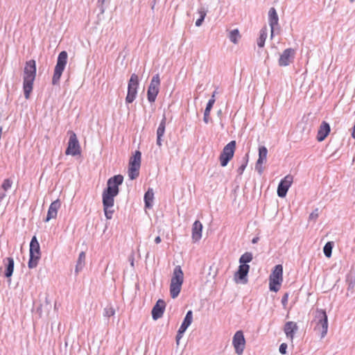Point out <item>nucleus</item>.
Returning a JSON list of instances; mask_svg holds the SVG:
<instances>
[{
  "label": "nucleus",
  "instance_id": "f257e3e1",
  "mask_svg": "<svg viewBox=\"0 0 355 355\" xmlns=\"http://www.w3.org/2000/svg\"><path fill=\"white\" fill-rule=\"evenodd\" d=\"M123 177L121 175H114L107 180V187L103 192V205L105 216L111 219L114 210L112 208L114 204V197L119 193V186L122 184Z\"/></svg>",
  "mask_w": 355,
  "mask_h": 355
},
{
  "label": "nucleus",
  "instance_id": "f03ea898",
  "mask_svg": "<svg viewBox=\"0 0 355 355\" xmlns=\"http://www.w3.org/2000/svg\"><path fill=\"white\" fill-rule=\"evenodd\" d=\"M36 71V62L34 60L26 62L23 73V90L26 99L30 98L33 91Z\"/></svg>",
  "mask_w": 355,
  "mask_h": 355
},
{
  "label": "nucleus",
  "instance_id": "7ed1b4c3",
  "mask_svg": "<svg viewBox=\"0 0 355 355\" xmlns=\"http://www.w3.org/2000/svg\"><path fill=\"white\" fill-rule=\"evenodd\" d=\"M184 282V273L180 266H177L173 272L170 284V295L176 298L180 294Z\"/></svg>",
  "mask_w": 355,
  "mask_h": 355
},
{
  "label": "nucleus",
  "instance_id": "20e7f679",
  "mask_svg": "<svg viewBox=\"0 0 355 355\" xmlns=\"http://www.w3.org/2000/svg\"><path fill=\"white\" fill-rule=\"evenodd\" d=\"M312 323L315 324L314 331L324 338L328 330V319L326 311L322 309H317Z\"/></svg>",
  "mask_w": 355,
  "mask_h": 355
},
{
  "label": "nucleus",
  "instance_id": "39448f33",
  "mask_svg": "<svg viewBox=\"0 0 355 355\" xmlns=\"http://www.w3.org/2000/svg\"><path fill=\"white\" fill-rule=\"evenodd\" d=\"M67 58L68 55L66 51H63L59 53L52 78V84L53 85L59 83L62 72L64 71L67 63Z\"/></svg>",
  "mask_w": 355,
  "mask_h": 355
},
{
  "label": "nucleus",
  "instance_id": "423d86ee",
  "mask_svg": "<svg viewBox=\"0 0 355 355\" xmlns=\"http://www.w3.org/2000/svg\"><path fill=\"white\" fill-rule=\"evenodd\" d=\"M283 282V266L278 264L275 266L269 277V288L271 291L277 292Z\"/></svg>",
  "mask_w": 355,
  "mask_h": 355
},
{
  "label": "nucleus",
  "instance_id": "0eeeda50",
  "mask_svg": "<svg viewBox=\"0 0 355 355\" xmlns=\"http://www.w3.org/2000/svg\"><path fill=\"white\" fill-rule=\"evenodd\" d=\"M41 257L40 244L36 236H33L30 243V259L28 263L29 268H35Z\"/></svg>",
  "mask_w": 355,
  "mask_h": 355
},
{
  "label": "nucleus",
  "instance_id": "6e6552de",
  "mask_svg": "<svg viewBox=\"0 0 355 355\" xmlns=\"http://www.w3.org/2000/svg\"><path fill=\"white\" fill-rule=\"evenodd\" d=\"M141 153L137 150L135 155L130 157L128 167V177L130 180L136 179L139 175V168L141 166Z\"/></svg>",
  "mask_w": 355,
  "mask_h": 355
},
{
  "label": "nucleus",
  "instance_id": "1a4fd4ad",
  "mask_svg": "<svg viewBox=\"0 0 355 355\" xmlns=\"http://www.w3.org/2000/svg\"><path fill=\"white\" fill-rule=\"evenodd\" d=\"M69 139L65 154L67 155H79L81 153V148L76 133L72 130L68 131Z\"/></svg>",
  "mask_w": 355,
  "mask_h": 355
},
{
  "label": "nucleus",
  "instance_id": "9d476101",
  "mask_svg": "<svg viewBox=\"0 0 355 355\" xmlns=\"http://www.w3.org/2000/svg\"><path fill=\"white\" fill-rule=\"evenodd\" d=\"M139 86V77L137 74L132 73L128 84V94L125 97L127 103H132L136 98Z\"/></svg>",
  "mask_w": 355,
  "mask_h": 355
},
{
  "label": "nucleus",
  "instance_id": "9b49d317",
  "mask_svg": "<svg viewBox=\"0 0 355 355\" xmlns=\"http://www.w3.org/2000/svg\"><path fill=\"white\" fill-rule=\"evenodd\" d=\"M236 150V141H231L223 149L219 156L221 166H226L228 162L233 158Z\"/></svg>",
  "mask_w": 355,
  "mask_h": 355
},
{
  "label": "nucleus",
  "instance_id": "f8f14e48",
  "mask_svg": "<svg viewBox=\"0 0 355 355\" xmlns=\"http://www.w3.org/2000/svg\"><path fill=\"white\" fill-rule=\"evenodd\" d=\"M160 85V78L159 74L155 75L150 81L147 91V98L149 102H155L159 93Z\"/></svg>",
  "mask_w": 355,
  "mask_h": 355
},
{
  "label": "nucleus",
  "instance_id": "ddd939ff",
  "mask_svg": "<svg viewBox=\"0 0 355 355\" xmlns=\"http://www.w3.org/2000/svg\"><path fill=\"white\" fill-rule=\"evenodd\" d=\"M232 345L237 354L241 355L243 354L245 346V340L242 331H237L235 333L232 339Z\"/></svg>",
  "mask_w": 355,
  "mask_h": 355
},
{
  "label": "nucleus",
  "instance_id": "4468645a",
  "mask_svg": "<svg viewBox=\"0 0 355 355\" xmlns=\"http://www.w3.org/2000/svg\"><path fill=\"white\" fill-rule=\"evenodd\" d=\"M293 182V176L288 174L282 179L277 187V195L280 198H284L286 196L287 191Z\"/></svg>",
  "mask_w": 355,
  "mask_h": 355
},
{
  "label": "nucleus",
  "instance_id": "2eb2a0df",
  "mask_svg": "<svg viewBox=\"0 0 355 355\" xmlns=\"http://www.w3.org/2000/svg\"><path fill=\"white\" fill-rule=\"evenodd\" d=\"M295 51L293 49L288 48L285 49L280 55L278 63L281 67L289 65L293 60Z\"/></svg>",
  "mask_w": 355,
  "mask_h": 355
},
{
  "label": "nucleus",
  "instance_id": "dca6fc26",
  "mask_svg": "<svg viewBox=\"0 0 355 355\" xmlns=\"http://www.w3.org/2000/svg\"><path fill=\"white\" fill-rule=\"evenodd\" d=\"M250 266L248 264H241L239 266L237 272L234 275V280L236 282H242L246 284L248 282L247 275L249 272Z\"/></svg>",
  "mask_w": 355,
  "mask_h": 355
},
{
  "label": "nucleus",
  "instance_id": "f3484780",
  "mask_svg": "<svg viewBox=\"0 0 355 355\" xmlns=\"http://www.w3.org/2000/svg\"><path fill=\"white\" fill-rule=\"evenodd\" d=\"M61 207V202L59 199L52 202L49 207L45 222H48L51 219H55L58 216V210Z\"/></svg>",
  "mask_w": 355,
  "mask_h": 355
},
{
  "label": "nucleus",
  "instance_id": "a211bd4d",
  "mask_svg": "<svg viewBox=\"0 0 355 355\" xmlns=\"http://www.w3.org/2000/svg\"><path fill=\"white\" fill-rule=\"evenodd\" d=\"M192 320H193V313H192V311L190 310L187 313V315L184 319V321L182 323V324L178 330V335L176 337L178 342L182 338V334L187 330V329L191 324Z\"/></svg>",
  "mask_w": 355,
  "mask_h": 355
},
{
  "label": "nucleus",
  "instance_id": "6ab92c4d",
  "mask_svg": "<svg viewBox=\"0 0 355 355\" xmlns=\"http://www.w3.org/2000/svg\"><path fill=\"white\" fill-rule=\"evenodd\" d=\"M331 131L329 124L326 121H322L318 128L317 133V140L320 142L324 141L329 135Z\"/></svg>",
  "mask_w": 355,
  "mask_h": 355
},
{
  "label": "nucleus",
  "instance_id": "aec40b11",
  "mask_svg": "<svg viewBox=\"0 0 355 355\" xmlns=\"http://www.w3.org/2000/svg\"><path fill=\"white\" fill-rule=\"evenodd\" d=\"M166 304L162 300H158L152 310V316L154 320L161 318L165 310Z\"/></svg>",
  "mask_w": 355,
  "mask_h": 355
},
{
  "label": "nucleus",
  "instance_id": "412c9836",
  "mask_svg": "<svg viewBox=\"0 0 355 355\" xmlns=\"http://www.w3.org/2000/svg\"><path fill=\"white\" fill-rule=\"evenodd\" d=\"M268 21L270 26V37H273L274 30L276 26L278 25L279 18L275 8H271L268 12Z\"/></svg>",
  "mask_w": 355,
  "mask_h": 355
},
{
  "label": "nucleus",
  "instance_id": "4be33fe9",
  "mask_svg": "<svg viewBox=\"0 0 355 355\" xmlns=\"http://www.w3.org/2000/svg\"><path fill=\"white\" fill-rule=\"evenodd\" d=\"M297 329L298 327L297 325V323L293 321L286 322L284 327V331L286 337L289 338L291 341H293L295 333L297 331Z\"/></svg>",
  "mask_w": 355,
  "mask_h": 355
},
{
  "label": "nucleus",
  "instance_id": "5701e85b",
  "mask_svg": "<svg viewBox=\"0 0 355 355\" xmlns=\"http://www.w3.org/2000/svg\"><path fill=\"white\" fill-rule=\"evenodd\" d=\"M202 225L199 220H196L192 226L191 237L193 242L198 241L202 237Z\"/></svg>",
  "mask_w": 355,
  "mask_h": 355
},
{
  "label": "nucleus",
  "instance_id": "b1692460",
  "mask_svg": "<svg viewBox=\"0 0 355 355\" xmlns=\"http://www.w3.org/2000/svg\"><path fill=\"white\" fill-rule=\"evenodd\" d=\"M268 150L265 146H261L259 149V159L257 162L256 169L259 173H262L261 164L266 160Z\"/></svg>",
  "mask_w": 355,
  "mask_h": 355
},
{
  "label": "nucleus",
  "instance_id": "393cba45",
  "mask_svg": "<svg viewBox=\"0 0 355 355\" xmlns=\"http://www.w3.org/2000/svg\"><path fill=\"white\" fill-rule=\"evenodd\" d=\"M166 121V117H164L157 130V144L159 146H162V137L164 136L165 132Z\"/></svg>",
  "mask_w": 355,
  "mask_h": 355
},
{
  "label": "nucleus",
  "instance_id": "a878e982",
  "mask_svg": "<svg viewBox=\"0 0 355 355\" xmlns=\"http://www.w3.org/2000/svg\"><path fill=\"white\" fill-rule=\"evenodd\" d=\"M3 262H6L5 276L7 278H10L14 270V259L12 257H8L3 260Z\"/></svg>",
  "mask_w": 355,
  "mask_h": 355
},
{
  "label": "nucleus",
  "instance_id": "bb28decb",
  "mask_svg": "<svg viewBox=\"0 0 355 355\" xmlns=\"http://www.w3.org/2000/svg\"><path fill=\"white\" fill-rule=\"evenodd\" d=\"M154 199V193L153 189H148L144 195L145 206L147 208L152 207V202Z\"/></svg>",
  "mask_w": 355,
  "mask_h": 355
},
{
  "label": "nucleus",
  "instance_id": "cd10ccee",
  "mask_svg": "<svg viewBox=\"0 0 355 355\" xmlns=\"http://www.w3.org/2000/svg\"><path fill=\"white\" fill-rule=\"evenodd\" d=\"M267 27H263L260 31V35L257 40V45L259 47L262 48L265 44L266 40L267 38Z\"/></svg>",
  "mask_w": 355,
  "mask_h": 355
},
{
  "label": "nucleus",
  "instance_id": "c85d7f7f",
  "mask_svg": "<svg viewBox=\"0 0 355 355\" xmlns=\"http://www.w3.org/2000/svg\"><path fill=\"white\" fill-rule=\"evenodd\" d=\"M85 258H86L85 253L84 252H81L79 254L78 259L77 261V264L76 266V272H78L79 270H82V268L85 266Z\"/></svg>",
  "mask_w": 355,
  "mask_h": 355
},
{
  "label": "nucleus",
  "instance_id": "c756f323",
  "mask_svg": "<svg viewBox=\"0 0 355 355\" xmlns=\"http://www.w3.org/2000/svg\"><path fill=\"white\" fill-rule=\"evenodd\" d=\"M252 254L247 252L241 255L239 259V263L241 264H247L252 260Z\"/></svg>",
  "mask_w": 355,
  "mask_h": 355
},
{
  "label": "nucleus",
  "instance_id": "7c9ffc66",
  "mask_svg": "<svg viewBox=\"0 0 355 355\" xmlns=\"http://www.w3.org/2000/svg\"><path fill=\"white\" fill-rule=\"evenodd\" d=\"M230 40L234 44H237L239 39L241 37L239 31L238 29H234L230 33Z\"/></svg>",
  "mask_w": 355,
  "mask_h": 355
},
{
  "label": "nucleus",
  "instance_id": "2f4dec72",
  "mask_svg": "<svg viewBox=\"0 0 355 355\" xmlns=\"http://www.w3.org/2000/svg\"><path fill=\"white\" fill-rule=\"evenodd\" d=\"M198 14L200 15L199 19H198L196 21V26H200L204 21V19L207 15V12L204 8H200L198 10Z\"/></svg>",
  "mask_w": 355,
  "mask_h": 355
},
{
  "label": "nucleus",
  "instance_id": "473e14b6",
  "mask_svg": "<svg viewBox=\"0 0 355 355\" xmlns=\"http://www.w3.org/2000/svg\"><path fill=\"white\" fill-rule=\"evenodd\" d=\"M333 248V243L332 242H327L325 245L324 246V254L325 256L328 258L331 257V251Z\"/></svg>",
  "mask_w": 355,
  "mask_h": 355
},
{
  "label": "nucleus",
  "instance_id": "72a5a7b5",
  "mask_svg": "<svg viewBox=\"0 0 355 355\" xmlns=\"http://www.w3.org/2000/svg\"><path fill=\"white\" fill-rule=\"evenodd\" d=\"M12 186V182L9 179H6L3 180V182L2 184V188L4 191H7L8 189H10Z\"/></svg>",
  "mask_w": 355,
  "mask_h": 355
},
{
  "label": "nucleus",
  "instance_id": "f704fd0d",
  "mask_svg": "<svg viewBox=\"0 0 355 355\" xmlns=\"http://www.w3.org/2000/svg\"><path fill=\"white\" fill-rule=\"evenodd\" d=\"M215 101H216L215 98L209 99L207 104V107L205 108V112H210L214 104L215 103Z\"/></svg>",
  "mask_w": 355,
  "mask_h": 355
},
{
  "label": "nucleus",
  "instance_id": "c9c22d12",
  "mask_svg": "<svg viewBox=\"0 0 355 355\" xmlns=\"http://www.w3.org/2000/svg\"><path fill=\"white\" fill-rule=\"evenodd\" d=\"M318 209H315L309 216L310 220H316L318 217Z\"/></svg>",
  "mask_w": 355,
  "mask_h": 355
},
{
  "label": "nucleus",
  "instance_id": "e433bc0d",
  "mask_svg": "<svg viewBox=\"0 0 355 355\" xmlns=\"http://www.w3.org/2000/svg\"><path fill=\"white\" fill-rule=\"evenodd\" d=\"M287 349V344L282 343L279 346V352L282 354H285L286 353Z\"/></svg>",
  "mask_w": 355,
  "mask_h": 355
},
{
  "label": "nucleus",
  "instance_id": "4c0bfd02",
  "mask_svg": "<svg viewBox=\"0 0 355 355\" xmlns=\"http://www.w3.org/2000/svg\"><path fill=\"white\" fill-rule=\"evenodd\" d=\"M115 311L112 308H109L105 309V315L107 317L112 316L114 314Z\"/></svg>",
  "mask_w": 355,
  "mask_h": 355
},
{
  "label": "nucleus",
  "instance_id": "58836bf2",
  "mask_svg": "<svg viewBox=\"0 0 355 355\" xmlns=\"http://www.w3.org/2000/svg\"><path fill=\"white\" fill-rule=\"evenodd\" d=\"M209 114H210V112H205L204 113V121L205 123H209Z\"/></svg>",
  "mask_w": 355,
  "mask_h": 355
},
{
  "label": "nucleus",
  "instance_id": "ea45409f",
  "mask_svg": "<svg viewBox=\"0 0 355 355\" xmlns=\"http://www.w3.org/2000/svg\"><path fill=\"white\" fill-rule=\"evenodd\" d=\"M246 165L242 164L238 169L239 173L242 174L245 168Z\"/></svg>",
  "mask_w": 355,
  "mask_h": 355
},
{
  "label": "nucleus",
  "instance_id": "a19ab883",
  "mask_svg": "<svg viewBox=\"0 0 355 355\" xmlns=\"http://www.w3.org/2000/svg\"><path fill=\"white\" fill-rule=\"evenodd\" d=\"M287 300H288V295L285 294V295L282 298L283 304H285L287 302Z\"/></svg>",
  "mask_w": 355,
  "mask_h": 355
},
{
  "label": "nucleus",
  "instance_id": "79ce46f5",
  "mask_svg": "<svg viewBox=\"0 0 355 355\" xmlns=\"http://www.w3.org/2000/svg\"><path fill=\"white\" fill-rule=\"evenodd\" d=\"M161 241H162V240H161L160 236H157V237L155 238V242L157 244L161 242Z\"/></svg>",
  "mask_w": 355,
  "mask_h": 355
},
{
  "label": "nucleus",
  "instance_id": "37998d69",
  "mask_svg": "<svg viewBox=\"0 0 355 355\" xmlns=\"http://www.w3.org/2000/svg\"><path fill=\"white\" fill-rule=\"evenodd\" d=\"M216 91H214L211 95V98L210 99H213V98H215V96H216Z\"/></svg>",
  "mask_w": 355,
  "mask_h": 355
},
{
  "label": "nucleus",
  "instance_id": "c03bdc74",
  "mask_svg": "<svg viewBox=\"0 0 355 355\" xmlns=\"http://www.w3.org/2000/svg\"><path fill=\"white\" fill-rule=\"evenodd\" d=\"M257 239H253L252 242L254 243L257 242Z\"/></svg>",
  "mask_w": 355,
  "mask_h": 355
},
{
  "label": "nucleus",
  "instance_id": "a18cd8bd",
  "mask_svg": "<svg viewBox=\"0 0 355 355\" xmlns=\"http://www.w3.org/2000/svg\"><path fill=\"white\" fill-rule=\"evenodd\" d=\"M352 2L354 1V0H350Z\"/></svg>",
  "mask_w": 355,
  "mask_h": 355
}]
</instances>
